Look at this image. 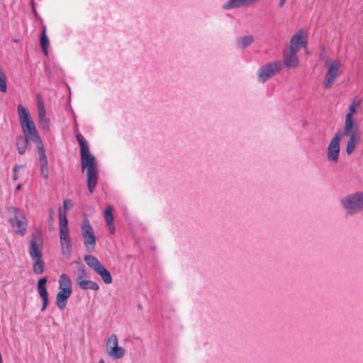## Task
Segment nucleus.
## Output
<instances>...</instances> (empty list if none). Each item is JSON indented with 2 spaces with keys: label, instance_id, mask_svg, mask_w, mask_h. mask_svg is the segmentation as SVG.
<instances>
[{
  "label": "nucleus",
  "instance_id": "1",
  "mask_svg": "<svg viewBox=\"0 0 363 363\" xmlns=\"http://www.w3.org/2000/svg\"><path fill=\"white\" fill-rule=\"evenodd\" d=\"M17 112L23 135L16 137V146L18 152L20 155H23L26 151L28 141L31 140L36 144L38 141L35 140V135L37 137H40V135L29 111L23 105L18 104Z\"/></svg>",
  "mask_w": 363,
  "mask_h": 363
},
{
  "label": "nucleus",
  "instance_id": "2",
  "mask_svg": "<svg viewBox=\"0 0 363 363\" xmlns=\"http://www.w3.org/2000/svg\"><path fill=\"white\" fill-rule=\"evenodd\" d=\"M76 138L80 145L82 168L83 171H86L87 186L91 194L98 182L97 162L94 156L90 153L88 143L84 136L78 134Z\"/></svg>",
  "mask_w": 363,
  "mask_h": 363
},
{
  "label": "nucleus",
  "instance_id": "3",
  "mask_svg": "<svg viewBox=\"0 0 363 363\" xmlns=\"http://www.w3.org/2000/svg\"><path fill=\"white\" fill-rule=\"evenodd\" d=\"M9 215V222L14 233L24 236L27 233V218L24 212L16 207L11 206L7 208Z\"/></svg>",
  "mask_w": 363,
  "mask_h": 363
},
{
  "label": "nucleus",
  "instance_id": "4",
  "mask_svg": "<svg viewBox=\"0 0 363 363\" xmlns=\"http://www.w3.org/2000/svg\"><path fill=\"white\" fill-rule=\"evenodd\" d=\"M59 291L56 295V305L60 310H64L72 293V280L67 274H62L58 280Z\"/></svg>",
  "mask_w": 363,
  "mask_h": 363
},
{
  "label": "nucleus",
  "instance_id": "5",
  "mask_svg": "<svg viewBox=\"0 0 363 363\" xmlns=\"http://www.w3.org/2000/svg\"><path fill=\"white\" fill-rule=\"evenodd\" d=\"M59 229L62 253L63 255L69 257L72 252L69 229L68 227V220L67 216H65V213H62L61 208L59 209Z\"/></svg>",
  "mask_w": 363,
  "mask_h": 363
},
{
  "label": "nucleus",
  "instance_id": "6",
  "mask_svg": "<svg viewBox=\"0 0 363 363\" xmlns=\"http://www.w3.org/2000/svg\"><path fill=\"white\" fill-rule=\"evenodd\" d=\"M347 214L354 215L363 211V191L350 194L340 201Z\"/></svg>",
  "mask_w": 363,
  "mask_h": 363
},
{
  "label": "nucleus",
  "instance_id": "7",
  "mask_svg": "<svg viewBox=\"0 0 363 363\" xmlns=\"http://www.w3.org/2000/svg\"><path fill=\"white\" fill-rule=\"evenodd\" d=\"M84 261L93 271L101 277L105 284H110L112 282L111 273L96 257L89 255H85Z\"/></svg>",
  "mask_w": 363,
  "mask_h": 363
},
{
  "label": "nucleus",
  "instance_id": "8",
  "mask_svg": "<svg viewBox=\"0 0 363 363\" xmlns=\"http://www.w3.org/2000/svg\"><path fill=\"white\" fill-rule=\"evenodd\" d=\"M342 64L339 60H335L327 63L328 71L323 82L325 89L332 88L336 79L340 75Z\"/></svg>",
  "mask_w": 363,
  "mask_h": 363
},
{
  "label": "nucleus",
  "instance_id": "9",
  "mask_svg": "<svg viewBox=\"0 0 363 363\" xmlns=\"http://www.w3.org/2000/svg\"><path fill=\"white\" fill-rule=\"evenodd\" d=\"M105 351L108 357L114 359H122L125 354V349L118 346V340L115 334H112L106 339Z\"/></svg>",
  "mask_w": 363,
  "mask_h": 363
},
{
  "label": "nucleus",
  "instance_id": "10",
  "mask_svg": "<svg viewBox=\"0 0 363 363\" xmlns=\"http://www.w3.org/2000/svg\"><path fill=\"white\" fill-rule=\"evenodd\" d=\"M43 238L40 230H36L30 238L29 255L31 259L43 258Z\"/></svg>",
  "mask_w": 363,
  "mask_h": 363
},
{
  "label": "nucleus",
  "instance_id": "11",
  "mask_svg": "<svg viewBox=\"0 0 363 363\" xmlns=\"http://www.w3.org/2000/svg\"><path fill=\"white\" fill-rule=\"evenodd\" d=\"M81 228L84 245L86 250L89 252L94 251L96 247V237L88 218L84 219Z\"/></svg>",
  "mask_w": 363,
  "mask_h": 363
},
{
  "label": "nucleus",
  "instance_id": "12",
  "mask_svg": "<svg viewBox=\"0 0 363 363\" xmlns=\"http://www.w3.org/2000/svg\"><path fill=\"white\" fill-rule=\"evenodd\" d=\"M282 67L281 61H275L266 64L261 67L258 71V79L262 83L265 82L269 79L278 73Z\"/></svg>",
  "mask_w": 363,
  "mask_h": 363
},
{
  "label": "nucleus",
  "instance_id": "13",
  "mask_svg": "<svg viewBox=\"0 0 363 363\" xmlns=\"http://www.w3.org/2000/svg\"><path fill=\"white\" fill-rule=\"evenodd\" d=\"M362 101V99L359 97H354L352 100V102L349 107V112L345 116L344 125L345 134H349L350 131L355 128V124L352 118V115L357 112V109L360 106Z\"/></svg>",
  "mask_w": 363,
  "mask_h": 363
},
{
  "label": "nucleus",
  "instance_id": "14",
  "mask_svg": "<svg viewBox=\"0 0 363 363\" xmlns=\"http://www.w3.org/2000/svg\"><path fill=\"white\" fill-rule=\"evenodd\" d=\"M341 134L337 133L333 139L330 141L327 147V159L329 162L337 164L339 160L340 151Z\"/></svg>",
  "mask_w": 363,
  "mask_h": 363
},
{
  "label": "nucleus",
  "instance_id": "15",
  "mask_svg": "<svg viewBox=\"0 0 363 363\" xmlns=\"http://www.w3.org/2000/svg\"><path fill=\"white\" fill-rule=\"evenodd\" d=\"M38 123L40 128L48 132L50 130V119L46 116V111L43 98L40 94H36Z\"/></svg>",
  "mask_w": 363,
  "mask_h": 363
},
{
  "label": "nucleus",
  "instance_id": "16",
  "mask_svg": "<svg viewBox=\"0 0 363 363\" xmlns=\"http://www.w3.org/2000/svg\"><path fill=\"white\" fill-rule=\"evenodd\" d=\"M298 52L286 48L284 50V63L288 69L296 68L299 66V60L296 55Z\"/></svg>",
  "mask_w": 363,
  "mask_h": 363
},
{
  "label": "nucleus",
  "instance_id": "17",
  "mask_svg": "<svg viewBox=\"0 0 363 363\" xmlns=\"http://www.w3.org/2000/svg\"><path fill=\"white\" fill-rule=\"evenodd\" d=\"M47 281L48 277H44L40 279L37 284L38 292L43 300L42 311L45 310L48 304V294L45 286Z\"/></svg>",
  "mask_w": 363,
  "mask_h": 363
},
{
  "label": "nucleus",
  "instance_id": "18",
  "mask_svg": "<svg viewBox=\"0 0 363 363\" xmlns=\"http://www.w3.org/2000/svg\"><path fill=\"white\" fill-rule=\"evenodd\" d=\"M307 41L303 39V31L299 30L296 34L292 36L290 40L288 49L298 52L301 48H306Z\"/></svg>",
  "mask_w": 363,
  "mask_h": 363
},
{
  "label": "nucleus",
  "instance_id": "19",
  "mask_svg": "<svg viewBox=\"0 0 363 363\" xmlns=\"http://www.w3.org/2000/svg\"><path fill=\"white\" fill-rule=\"evenodd\" d=\"M341 134V138L345 135H349L350 139L347 142L346 147L347 154H352L354 149L356 148L357 144L359 140V137L355 133V129H352L349 134H345L344 130L342 132H339Z\"/></svg>",
  "mask_w": 363,
  "mask_h": 363
},
{
  "label": "nucleus",
  "instance_id": "20",
  "mask_svg": "<svg viewBox=\"0 0 363 363\" xmlns=\"http://www.w3.org/2000/svg\"><path fill=\"white\" fill-rule=\"evenodd\" d=\"M104 218L108 226L110 233H115V224L114 217L113 215V208L111 206H108L104 211Z\"/></svg>",
  "mask_w": 363,
  "mask_h": 363
},
{
  "label": "nucleus",
  "instance_id": "21",
  "mask_svg": "<svg viewBox=\"0 0 363 363\" xmlns=\"http://www.w3.org/2000/svg\"><path fill=\"white\" fill-rule=\"evenodd\" d=\"M35 140H37L38 143H36L38 155H39V162L40 164H48L47 156L45 154V150L43 144V141L40 137H37L36 135Z\"/></svg>",
  "mask_w": 363,
  "mask_h": 363
},
{
  "label": "nucleus",
  "instance_id": "22",
  "mask_svg": "<svg viewBox=\"0 0 363 363\" xmlns=\"http://www.w3.org/2000/svg\"><path fill=\"white\" fill-rule=\"evenodd\" d=\"M33 261V271L35 274H42L44 272L45 263L43 258L32 259Z\"/></svg>",
  "mask_w": 363,
  "mask_h": 363
},
{
  "label": "nucleus",
  "instance_id": "23",
  "mask_svg": "<svg viewBox=\"0 0 363 363\" xmlns=\"http://www.w3.org/2000/svg\"><path fill=\"white\" fill-rule=\"evenodd\" d=\"M78 286L82 290L91 289L96 291L99 289V286L96 282L86 279L81 281Z\"/></svg>",
  "mask_w": 363,
  "mask_h": 363
},
{
  "label": "nucleus",
  "instance_id": "24",
  "mask_svg": "<svg viewBox=\"0 0 363 363\" xmlns=\"http://www.w3.org/2000/svg\"><path fill=\"white\" fill-rule=\"evenodd\" d=\"M242 0H228L223 5V9L225 10L245 7Z\"/></svg>",
  "mask_w": 363,
  "mask_h": 363
},
{
  "label": "nucleus",
  "instance_id": "25",
  "mask_svg": "<svg viewBox=\"0 0 363 363\" xmlns=\"http://www.w3.org/2000/svg\"><path fill=\"white\" fill-rule=\"evenodd\" d=\"M48 45H49V40L46 35L45 27H43L42 35L40 37V46L42 48L43 53L45 55H48Z\"/></svg>",
  "mask_w": 363,
  "mask_h": 363
},
{
  "label": "nucleus",
  "instance_id": "26",
  "mask_svg": "<svg viewBox=\"0 0 363 363\" xmlns=\"http://www.w3.org/2000/svg\"><path fill=\"white\" fill-rule=\"evenodd\" d=\"M254 41L252 35H246L240 37L238 39V46L240 48H245Z\"/></svg>",
  "mask_w": 363,
  "mask_h": 363
},
{
  "label": "nucleus",
  "instance_id": "27",
  "mask_svg": "<svg viewBox=\"0 0 363 363\" xmlns=\"http://www.w3.org/2000/svg\"><path fill=\"white\" fill-rule=\"evenodd\" d=\"M86 271L84 266H79L77 267V272H76V278H75V282L76 284L78 286L79 284H81V281H83L86 279Z\"/></svg>",
  "mask_w": 363,
  "mask_h": 363
},
{
  "label": "nucleus",
  "instance_id": "28",
  "mask_svg": "<svg viewBox=\"0 0 363 363\" xmlns=\"http://www.w3.org/2000/svg\"><path fill=\"white\" fill-rule=\"evenodd\" d=\"M7 90V79L6 74L0 69V91L3 93Z\"/></svg>",
  "mask_w": 363,
  "mask_h": 363
},
{
  "label": "nucleus",
  "instance_id": "29",
  "mask_svg": "<svg viewBox=\"0 0 363 363\" xmlns=\"http://www.w3.org/2000/svg\"><path fill=\"white\" fill-rule=\"evenodd\" d=\"M40 176L46 179L49 177V170L48 164H40Z\"/></svg>",
  "mask_w": 363,
  "mask_h": 363
},
{
  "label": "nucleus",
  "instance_id": "30",
  "mask_svg": "<svg viewBox=\"0 0 363 363\" xmlns=\"http://www.w3.org/2000/svg\"><path fill=\"white\" fill-rule=\"evenodd\" d=\"M72 206V203L71 201L67 200V199L64 200V201H63L64 212L63 213H66L67 211H68L70 209Z\"/></svg>",
  "mask_w": 363,
  "mask_h": 363
},
{
  "label": "nucleus",
  "instance_id": "31",
  "mask_svg": "<svg viewBox=\"0 0 363 363\" xmlns=\"http://www.w3.org/2000/svg\"><path fill=\"white\" fill-rule=\"evenodd\" d=\"M22 165H19V164H17L14 167H13V179L14 181L17 180L18 179V172L22 168Z\"/></svg>",
  "mask_w": 363,
  "mask_h": 363
},
{
  "label": "nucleus",
  "instance_id": "32",
  "mask_svg": "<svg viewBox=\"0 0 363 363\" xmlns=\"http://www.w3.org/2000/svg\"><path fill=\"white\" fill-rule=\"evenodd\" d=\"M286 0H279V5L280 7H282L285 3H286Z\"/></svg>",
  "mask_w": 363,
  "mask_h": 363
},
{
  "label": "nucleus",
  "instance_id": "33",
  "mask_svg": "<svg viewBox=\"0 0 363 363\" xmlns=\"http://www.w3.org/2000/svg\"><path fill=\"white\" fill-rule=\"evenodd\" d=\"M21 184H18L16 186V190H20V189H21Z\"/></svg>",
  "mask_w": 363,
  "mask_h": 363
},
{
  "label": "nucleus",
  "instance_id": "34",
  "mask_svg": "<svg viewBox=\"0 0 363 363\" xmlns=\"http://www.w3.org/2000/svg\"><path fill=\"white\" fill-rule=\"evenodd\" d=\"M98 363H106V362H105L104 359H99Z\"/></svg>",
  "mask_w": 363,
  "mask_h": 363
}]
</instances>
